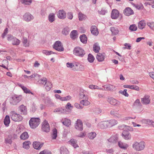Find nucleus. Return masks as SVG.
<instances>
[{
  "label": "nucleus",
  "instance_id": "34",
  "mask_svg": "<svg viewBox=\"0 0 154 154\" xmlns=\"http://www.w3.org/2000/svg\"><path fill=\"white\" fill-rule=\"evenodd\" d=\"M79 19L80 21H82L86 20L87 18L86 15L81 12L79 13Z\"/></svg>",
  "mask_w": 154,
  "mask_h": 154
},
{
  "label": "nucleus",
  "instance_id": "51",
  "mask_svg": "<svg viewBox=\"0 0 154 154\" xmlns=\"http://www.w3.org/2000/svg\"><path fill=\"white\" fill-rule=\"evenodd\" d=\"M88 59L90 62L92 63L94 62V58L92 54H90L88 55Z\"/></svg>",
  "mask_w": 154,
  "mask_h": 154
},
{
  "label": "nucleus",
  "instance_id": "63",
  "mask_svg": "<svg viewBox=\"0 0 154 154\" xmlns=\"http://www.w3.org/2000/svg\"><path fill=\"white\" fill-rule=\"evenodd\" d=\"M12 141L10 137H8L7 138L5 139V143H6L11 144L12 143Z\"/></svg>",
  "mask_w": 154,
  "mask_h": 154
},
{
  "label": "nucleus",
  "instance_id": "21",
  "mask_svg": "<svg viewBox=\"0 0 154 154\" xmlns=\"http://www.w3.org/2000/svg\"><path fill=\"white\" fill-rule=\"evenodd\" d=\"M141 104L139 99H137L134 102L133 105V108L135 109L139 108L141 107Z\"/></svg>",
  "mask_w": 154,
  "mask_h": 154
},
{
  "label": "nucleus",
  "instance_id": "27",
  "mask_svg": "<svg viewBox=\"0 0 154 154\" xmlns=\"http://www.w3.org/2000/svg\"><path fill=\"white\" fill-rule=\"evenodd\" d=\"M44 86L46 90L48 91L50 90V89L52 87V85L51 83L49 81L46 82Z\"/></svg>",
  "mask_w": 154,
  "mask_h": 154
},
{
  "label": "nucleus",
  "instance_id": "15",
  "mask_svg": "<svg viewBox=\"0 0 154 154\" xmlns=\"http://www.w3.org/2000/svg\"><path fill=\"white\" fill-rule=\"evenodd\" d=\"M119 12L118 10L113 9L111 13V17L112 19H116L119 16Z\"/></svg>",
  "mask_w": 154,
  "mask_h": 154
},
{
  "label": "nucleus",
  "instance_id": "2",
  "mask_svg": "<svg viewBox=\"0 0 154 154\" xmlns=\"http://www.w3.org/2000/svg\"><path fill=\"white\" fill-rule=\"evenodd\" d=\"M146 143L143 141L140 142L135 141L134 142L132 145L133 148L137 151H140L143 150L145 147Z\"/></svg>",
  "mask_w": 154,
  "mask_h": 154
},
{
  "label": "nucleus",
  "instance_id": "30",
  "mask_svg": "<svg viewBox=\"0 0 154 154\" xmlns=\"http://www.w3.org/2000/svg\"><path fill=\"white\" fill-rule=\"evenodd\" d=\"M73 108V106L71 105V103L68 102L65 106V110H66V113L71 112L72 109Z\"/></svg>",
  "mask_w": 154,
  "mask_h": 154
},
{
  "label": "nucleus",
  "instance_id": "22",
  "mask_svg": "<svg viewBox=\"0 0 154 154\" xmlns=\"http://www.w3.org/2000/svg\"><path fill=\"white\" fill-rule=\"evenodd\" d=\"M44 102L48 106H51L53 105V103H52L51 99L48 97H45L43 100Z\"/></svg>",
  "mask_w": 154,
  "mask_h": 154
},
{
  "label": "nucleus",
  "instance_id": "45",
  "mask_svg": "<svg viewBox=\"0 0 154 154\" xmlns=\"http://www.w3.org/2000/svg\"><path fill=\"white\" fill-rule=\"evenodd\" d=\"M118 145L119 147L121 148L125 149L128 147V145L127 144H124L121 142H118Z\"/></svg>",
  "mask_w": 154,
  "mask_h": 154
},
{
  "label": "nucleus",
  "instance_id": "24",
  "mask_svg": "<svg viewBox=\"0 0 154 154\" xmlns=\"http://www.w3.org/2000/svg\"><path fill=\"white\" fill-rule=\"evenodd\" d=\"M54 112H59L60 113L63 114H67V113H66V110L63 107H59L55 109L54 110Z\"/></svg>",
  "mask_w": 154,
  "mask_h": 154
},
{
  "label": "nucleus",
  "instance_id": "62",
  "mask_svg": "<svg viewBox=\"0 0 154 154\" xmlns=\"http://www.w3.org/2000/svg\"><path fill=\"white\" fill-rule=\"evenodd\" d=\"M38 82L40 83L44 84V83H45V82H47V80L46 78H43L42 79H39Z\"/></svg>",
  "mask_w": 154,
  "mask_h": 154
},
{
  "label": "nucleus",
  "instance_id": "38",
  "mask_svg": "<svg viewBox=\"0 0 154 154\" xmlns=\"http://www.w3.org/2000/svg\"><path fill=\"white\" fill-rule=\"evenodd\" d=\"M10 122V117L9 116L6 115L4 119V123L6 126H8Z\"/></svg>",
  "mask_w": 154,
  "mask_h": 154
},
{
  "label": "nucleus",
  "instance_id": "11",
  "mask_svg": "<svg viewBox=\"0 0 154 154\" xmlns=\"http://www.w3.org/2000/svg\"><path fill=\"white\" fill-rule=\"evenodd\" d=\"M23 18L25 21L29 22L33 19V17L29 13H27L24 14Z\"/></svg>",
  "mask_w": 154,
  "mask_h": 154
},
{
  "label": "nucleus",
  "instance_id": "6",
  "mask_svg": "<svg viewBox=\"0 0 154 154\" xmlns=\"http://www.w3.org/2000/svg\"><path fill=\"white\" fill-rule=\"evenodd\" d=\"M107 101L111 105L117 107L119 106L121 103L120 101L111 97H107Z\"/></svg>",
  "mask_w": 154,
  "mask_h": 154
},
{
  "label": "nucleus",
  "instance_id": "41",
  "mask_svg": "<svg viewBox=\"0 0 154 154\" xmlns=\"http://www.w3.org/2000/svg\"><path fill=\"white\" fill-rule=\"evenodd\" d=\"M21 139L25 140L29 137V135L27 132L25 131L20 136Z\"/></svg>",
  "mask_w": 154,
  "mask_h": 154
},
{
  "label": "nucleus",
  "instance_id": "35",
  "mask_svg": "<svg viewBox=\"0 0 154 154\" xmlns=\"http://www.w3.org/2000/svg\"><path fill=\"white\" fill-rule=\"evenodd\" d=\"M110 114L115 117H120V115H119L118 111L115 109L112 110L110 112Z\"/></svg>",
  "mask_w": 154,
  "mask_h": 154
},
{
  "label": "nucleus",
  "instance_id": "61",
  "mask_svg": "<svg viewBox=\"0 0 154 154\" xmlns=\"http://www.w3.org/2000/svg\"><path fill=\"white\" fill-rule=\"evenodd\" d=\"M71 97L70 96H68L65 97H63L62 98V101H68L70 100Z\"/></svg>",
  "mask_w": 154,
  "mask_h": 154
},
{
  "label": "nucleus",
  "instance_id": "43",
  "mask_svg": "<svg viewBox=\"0 0 154 154\" xmlns=\"http://www.w3.org/2000/svg\"><path fill=\"white\" fill-rule=\"evenodd\" d=\"M20 41L16 38L14 37L12 39V43L14 45H18L20 44Z\"/></svg>",
  "mask_w": 154,
  "mask_h": 154
},
{
  "label": "nucleus",
  "instance_id": "48",
  "mask_svg": "<svg viewBox=\"0 0 154 154\" xmlns=\"http://www.w3.org/2000/svg\"><path fill=\"white\" fill-rule=\"evenodd\" d=\"M31 143L30 141H25L23 143V147L25 149H29V144H31Z\"/></svg>",
  "mask_w": 154,
  "mask_h": 154
},
{
  "label": "nucleus",
  "instance_id": "7",
  "mask_svg": "<svg viewBox=\"0 0 154 154\" xmlns=\"http://www.w3.org/2000/svg\"><path fill=\"white\" fill-rule=\"evenodd\" d=\"M53 48L55 50L59 51H64V48L63 45L60 41L56 42L53 46Z\"/></svg>",
  "mask_w": 154,
  "mask_h": 154
},
{
  "label": "nucleus",
  "instance_id": "64",
  "mask_svg": "<svg viewBox=\"0 0 154 154\" xmlns=\"http://www.w3.org/2000/svg\"><path fill=\"white\" fill-rule=\"evenodd\" d=\"M124 45L126 47H124L123 48V49H127L129 50H130L131 49V46L130 44L127 43H125L124 44Z\"/></svg>",
  "mask_w": 154,
  "mask_h": 154
},
{
  "label": "nucleus",
  "instance_id": "8",
  "mask_svg": "<svg viewBox=\"0 0 154 154\" xmlns=\"http://www.w3.org/2000/svg\"><path fill=\"white\" fill-rule=\"evenodd\" d=\"M42 129L43 131L46 132H48L50 131L49 124L46 120H44L42 123Z\"/></svg>",
  "mask_w": 154,
  "mask_h": 154
},
{
  "label": "nucleus",
  "instance_id": "31",
  "mask_svg": "<svg viewBox=\"0 0 154 154\" xmlns=\"http://www.w3.org/2000/svg\"><path fill=\"white\" fill-rule=\"evenodd\" d=\"M118 137L116 135L111 137L108 140V141L111 143H115L118 140Z\"/></svg>",
  "mask_w": 154,
  "mask_h": 154
},
{
  "label": "nucleus",
  "instance_id": "36",
  "mask_svg": "<svg viewBox=\"0 0 154 154\" xmlns=\"http://www.w3.org/2000/svg\"><path fill=\"white\" fill-rule=\"evenodd\" d=\"M93 51L95 53H98L100 49L99 44L97 43H95L93 45Z\"/></svg>",
  "mask_w": 154,
  "mask_h": 154
},
{
  "label": "nucleus",
  "instance_id": "56",
  "mask_svg": "<svg viewBox=\"0 0 154 154\" xmlns=\"http://www.w3.org/2000/svg\"><path fill=\"white\" fill-rule=\"evenodd\" d=\"M42 53L47 55H50L52 54H54V53L51 51H48L46 50H43Z\"/></svg>",
  "mask_w": 154,
  "mask_h": 154
},
{
  "label": "nucleus",
  "instance_id": "16",
  "mask_svg": "<svg viewBox=\"0 0 154 154\" xmlns=\"http://www.w3.org/2000/svg\"><path fill=\"white\" fill-rule=\"evenodd\" d=\"M43 143H41L38 142H34L33 143V146L34 149L39 150L42 146Z\"/></svg>",
  "mask_w": 154,
  "mask_h": 154
},
{
  "label": "nucleus",
  "instance_id": "5",
  "mask_svg": "<svg viewBox=\"0 0 154 154\" xmlns=\"http://www.w3.org/2000/svg\"><path fill=\"white\" fill-rule=\"evenodd\" d=\"M10 115L12 120L15 122L21 121L23 119V117L20 115L17 114L14 111H11Z\"/></svg>",
  "mask_w": 154,
  "mask_h": 154
},
{
  "label": "nucleus",
  "instance_id": "13",
  "mask_svg": "<svg viewBox=\"0 0 154 154\" xmlns=\"http://www.w3.org/2000/svg\"><path fill=\"white\" fill-rule=\"evenodd\" d=\"M124 14L126 16H129L134 14L133 11L129 7H127L125 8L123 11Z\"/></svg>",
  "mask_w": 154,
  "mask_h": 154
},
{
  "label": "nucleus",
  "instance_id": "4",
  "mask_svg": "<svg viewBox=\"0 0 154 154\" xmlns=\"http://www.w3.org/2000/svg\"><path fill=\"white\" fill-rule=\"evenodd\" d=\"M40 122L39 118H32L29 121L30 127L33 129L36 128L39 125Z\"/></svg>",
  "mask_w": 154,
  "mask_h": 154
},
{
  "label": "nucleus",
  "instance_id": "57",
  "mask_svg": "<svg viewBox=\"0 0 154 154\" xmlns=\"http://www.w3.org/2000/svg\"><path fill=\"white\" fill-rule=\"evenodd\" d=\"M134 5L137 9L138 10L142 9L143 8V6L142 4L139 5L134 4Z\"/></svg>",
  "mask_w": 154,
  "mask_h": 154
},
{
  "label": "nucleus",
  "instance_id": "50",
  "mask_svg": "<svg viewBox=\"0 0 154 154\" xmlns=\"http://www.w3.org/2000/svg\"><path fill=\"white\" fill-rule=\"evenodd\" d=\"M62 122L63 125L68 127L71 124V121L68 119H66L65 120Z\"/></svg>",
  "mask_w": 154,
  "mask_h": 154
},
{
  "label": "nucleus",
  "instance_id": "29",
  "mask_svg": "<svg viewBox=\"0 0 154 154\" xmlns=\"http://www.w3.org/2000/svg\"><path fill=\"white\" fill-rule=\"evenodd\" d=\"M70 36L71 38L73 40H75L77 36V31L76 30H73L72 31L70 34Z\"/></svg>",
  "mask_w": 154,
  "mask_h": 154
},
{
  "label": "nucleus",
  "instance_id": "14",
  "mask_svg": "<svg viewBox=\"0 0 154 154\" xmlns=\"http://www.w3.org/2000/svg\"><path fill=\"white\" fill-rule=\"evenodd\" d=\"M149 97L150 96L149 95H145L143 98L141 99L142 103L146 105L149 104L150 102Z\"/></svg>",
  "mask_w": 154,
  "mask_h": 154
},
{
  "label": "nucleus",
  "instance_id": "3",
  "mask_svg": "<svg viewBox=\"0 0 154 154\" xmlns=\"http://www.w3.org/2000/svg\"><path fill=\"white\" fill-rule=\"evenodd\" d=\"M22 96L15 95L9 99V102L11 105H16L19 103L22 99Z\"/></svg>",
  "mask_w": 154,
  "mask_h": 154
},
{
  "label": "nucleus",
  "instance_id": "55",
  "mask_svg": "<svg viewBox=\"0 0 154 154\" xmlns=\"http://www.w3.org/2000/svg\"><path fill=\"white\" fill-rule=\"evenodd\" d=\"M22 3L26 5H30L32 3L31 0H21Z\"/></svg>",
  "mask_w": 154,
  "mask_h": 154
},
{
  "label": "nucleus",
  "instance_id": "32",
  "mask_svg": "<svg viewBox=\"0 0 154 154\" xmlns=\"http://www.w3.org/2000/svg\"><path fill=\"white\" fill-rule=\"evenodd\" d=\"M80 41L83 44H86L87 42V37L85 34L81 35L79 37Z\"/></svg>",
  "mask_w": 154,
  "mask_h": 154
},
{
  "label": "nucleus",
  "instance_id": "23",
  "mask_svg": "<svg viewBox=\"0 0 154 154\" xmlns=\"http://www.w3.org/2000/svg\"><path fill=\"white\" fill-rule=\"evenodd\" d=\"M60 154H69V152L65 146H62L60 149Z\"/></svg>",
  "mask_w": 154,
  "mask_h": 154
},
{
  "label": "nucleus",
  "instance_id": "18",
  "mask_svg": "<svg viewBox=\"0 0 154 154\" xmlns=\"http://www.w3.org/2000/svg\"><path fill=\"white\" fill-rule=\"evenodd\" d=\"M109 128L111 127L118 123L117 121L115 119H111L109 121H107Z\"/></svg>",
  "mask_w": 154,
  "mask_h": 154
},
{
  "label": "nucleus",
  "instance_id": "20",
  "mask_svg": "<svg viewBox=\"0 0 154 154\" xmlns=\"http://www.w3.org/2000/svg\"><path fill=\"white\" fill-rule=\"evenodd\" d=\"M91 31L92 34L95 35H97L98 34V31L95 26H92L91 27Z\"/></svg>",
  "mask_w": 154,
  "mask_h": 154
},
{
  "label": "nucleus",
  "instance_id": "52",
  "mask_svg": "<svg viewBox=\"0 0 154 154\" xmlns=\"http://www.w3.org/2000/svg\"><path fill=\"white\" fill-rule=\"evenodd\" d=\"M146 24L150 29L154 30V22H147L146 23Z\"/></svg>",
  "mask_w": 154,
  "mask_h": 154
},
{
  "label": "nucleus",
  "instance_id": "37",
  "mask_svg": "<svg viewBox=\"0 0 154 154\" xmlns=\"http://www.w3.org/2000/svg\"><path fill=\"white\" fill-rule=\"evenodd\" d=\"M110 30L112 32V35H116L119 32L118 28L114 27H111L110 28Z\"/></svg>",
  "mask_w": 154,
  "mask_h": 154
},
{
  "label": "nucleus",
  "instance_id": "39",
  "mask_svg": "<svg viewBox=\"0 0 154 154\" xmlns=\"http://www.w3.org/2000/svg\"><path fill=\"white\" fill-rule=\"evenodd\" d=\"M146 25V23L144 20H141L138 23V27L140 29H143L144 28Z\"/></svg>",
  "mask_w": 154,
  "mask_h": 154
},
{
  "label": "nucleus",
  "instance_id": "54",
  "mask_svg": "<svg viewBox=\"0 0 154 154\" xmlns=\"http://www.w3.org/2000/svg\"><path fill=\"white\" fill-rule=\"evenodd\" d=\"M129 29L131 31H135L137 30V27L135 25L133 24L130 26Z\"/></svg>",
  "mask_w": 154,
  "mask_h": 154
},
{
  "label": "nucleus",
  "instance_id": "10",
  "mask_svg": "<svg viewBox=\"0 0 154 154\" xmlns=\"http://www.w3.org/2000/svg\"><path fill=\"white\" fill-rule=\"evenodd\" d=\"M123 138L125 140H130L131 139V135L129 132L127 131L124 130L122 133Z\"/></svg>",
  "mask_w": 154,
  "mask_h": 154
},
{
  "label": "nucleus",
  "instance_id": "1",
  "mask_svg": "<svg viewBox=\"0 0 154 154\" xmlns=\"http://www.w3.org/2000/svg\"><path fill=\"white\" fill-rule=\"evenodd\" d=\"M87 94V92L84 90L82 89L80 90V98L83 99L80 101L79 107H78V109H82L83 108L84 106H88L90 104V102L87 100L88 97Z\"/></svg>",
  "mask_w": 154,
  "mask_h": 154
},
{
  "label": "nucleus",
  "instance_id": "26",
  "mask_svg": "<svg viewBox=\"0 0 154 154\" xmlns=\"http://www.w3.org/2000/svg\"><path fill=\"white\" fill-rule=\"evenodd\" d=\"M85 54L84 50L79 47H78V56L82 57Z\"/></svg>",
  "mask_w": 154,
  "mask_h": 154
},
{
  "label": "nucleus",
  "instance_id": "47",
  "mask_svg": "<svg viewBox=\"0 0 154 154\" xmlns=\"http://www.w3.org/2000/svg\"><path fill=\"white\" fill-rule=\"evenodd\" d=\"M48 20L50 23H52L55 20V15L53 13L50 14L48 16Z\"/></svg>",
  "mask_w": 154,
  "mask_h": 154
},
{
  "label": "nucleus",
  "instance_id": "19",
  "mask_svg": "<svg viewBox=\"0 0 154 154\" xmlns=\"http://www.w3.org/2000/svg\"><path fill=\"white\" fill-rule=\"evenodd\" d=\"M104 90L105 91H113L115 88V86L111 85H106L103 86Z\"/></svg>",
  "mask_w": 154,
  "mask_h": 154
},
{
  "label": "nucleus",
  "instance_id": "59",
  "mask_svg": "<svg viewBox=\"0 0 154 154\" xmlns=\"http://www.w3.org/2000/svg\"><path fill=\"white\" fill-rule=\"evenodd\" d=\"M127 90L125 89L123 91H119V93L122 94L126 97H128V94L127 92Z\"/></svg>",
  "mask_w": 154,
  "mask_h": 154
},
{
  "label": "nucleus",
  "instance_id": "28",
  "mask_svg": "<svg viewBox=\"0 0 154 154\" xmlns=\"http://www.w3.org/2000/svg\"><path fill=\"white\" fill-rule=\"evenodd\" d=\"M123 87L125 88H129L131 89L138 91L139 90V88L137 86H134L133 85H124Z\"/></svg>",
  "mask_w": 154,
  "mask_h": 154
},
{
  "label": "nucleus",
  "instance_id": "12",
  "mask_svg": "<svg viewBox=\"0 0 154 154\" xmlns=\"http://www.w3.org/2000/svg\"><path fill=\"white\" fill-rule=\"evenodd\" d=\"M97 126L99 128L101 129H104L109 128L107 121L100 122L98 123Z\"/></svg>",
  "mask_w": 154,
  "mask_h": 154
},
{
  "label": "nucleus",
  "instance_id": "33",
  "mask_svg": "<svg viewBox=\"0 0 154 154\" xmlns=\"http://www.w3.org/2000/svg\"><path fill=\"white\" fill-rule=\"evenodd\" d=\"M83 122L82 120L78 119V130L82 131L83 130Z\"/></svg>",
  "mask_w": 154,
  "mask_h": 154
},
{
  "label": "nucleus",
  "instance_id": "60",
  "mask_svg": "<svg viewBox=\"0 0 154 154\" xmlns=\"http://www.w3.org/2000/svg\"><path fill=\"white\" fill-rule=\"evenodd\" d=\"M51 151L44 150L40 152L39 154H51Z\"/></svg>",
  "mask_w": 154,
  "mask_h": 154
},
{
  "label": "nucleus",
  "instance_id": "58",
  "mask_svg": "<svg viewBox=\"0 0 154 154\" xmlns=\"http://www.w3.org/2000/svg\"><path fill=\"white\" fill-rule=\"evenodd\" d=\"M89 88L91 89H98L102 90H103L101 88H99V87L97 85H90L89 86Z\"/></svg>",
  "mask_w": 154,
  "mask_h": 154
},
{
  "label": "nucleus",
  "instance_id": "44",
  "mask_svg": "<svg viewBox=\"0 0 154 154\" xmlns=\"http://www.w3.org/2000/svg\"><path fill=\"white\" fill-rule=\"evenodd\" d=\"M57 130L56 128H54L52 131L51 137L52 139H55L57 137Z\"/></svg>",
  "mask_w": 154,
  "mask_h": 154
},
{
  "label": "nucleus",
  "instance_id": "25",
  "mask_svg": "<svg viewBox=\"0 0 154 154\" xmlns=\"http://www.w3.org/2000/svg\"><path fill=\"white\" fill-rule=\"evenodd\" d=\"M96 58L99 62H102L104 60V54L98 53L97 54Z\"/></svg>",
  "mask_w": 154,
  "mask_h": 154
},
{
  "label": "nucleus",
  "instance_id": "49",
  "mask_svg": "<svg viewBox=\"0 0 154 154\" xmlns=\"http://www.w3.org/2000/svg\"><path fill=\"white\" fill-rule=\"evenodd\" d=\"M23 45L24 46L26 47H28L29 46V42L28 41L27 39L26 38L23 37Z\"/></svg>",
  "mask_w": 154,
  "mask_h": 154
},
{
  "label": "nucleus",
  "instance_id": "42",
  "mask_svg": "<svg viewBox=\"0 0 154 154\" xmlns=\"http://www.w3.org/2000/svg\"><path fill=\"white\" fill-rule=\"evenodd\" d=\"M69 28L68 27H66L63 29L62 31V33L63 35H67L69 34Z\"/></svg>",
  "mask_w": 154,
  "mask_h": 154
},
{
  "label": "nucleus",
  "instance_id": "9",
  "mask_svg": "<svg viewBox=\"0 0 154 154\" xmlns=\"http://www.w3.org/2000/svg\"><path fill=\"white\" fill-rule=\"evenodd\" d=\"M18 111L20 114L22 115H26L27 114L26 107L23 104L19 107Z\"/></svg>",
  "mask_w": 154,
  "mask_h": 154
},
{
  "label": "nucleus",
  "instance_id": "17",
  "mask_svg": "<svg viewBox=\"0 0 154 154\" xmlns=\"http://www.w3.org/2000/svg\"><path fill=\"white\" fill-rule=\"evenodd\" d=\"M57 15L59 18L64 19L66 17V14L63 10H60L57 12Z\"/></svg>",
  "mask_w": 154,
  "mask_h": 154
},
{
  "label": "nucleus",
  "instance_id": "46",
  "mask_svg": "<svg viewBox=\"0 0 154 154\" xmlns=\"http://www.w3.org/2000/svg\"><path fill=\"white\" fill-rule=\"evenodd\" d=\"M97 135L95 132H92L88 134V137L91 139H93Z\"/></svg>",
  "mask_w": 154,
  "mask_h": 154
},
{
  "label": "nucleus",
  "instance_id": "40",
  "mask_svg": "<svg viewBox=\"0 0 154 154\" xmlns=\"http://www.w3.org/2000/svg\"><path fill=\"white\" fill-rule=\"evenodd\" d=\"M69 143L71 144L74 148H76L77 147V141L76 140L73 139H71L69 141Z\"/></svg>",
  "mask_w": 154,
  "mask_h": 154
},
{
  "label": "nucleus",
  "instance_id": "53",
  "mask_svg": "<svg viewBox=\"0 0 154 154\" xmlns=\"http://www.w3.org/2000/svg\"><path fill=\"white\" fill-rule=\"evenodd\" d=\"M23 90L24 93L26 94H32L33 95V93L32 92L30 91V90L28 89L25 87H23Z\"/></svg>",
  "mask_w": 154,
  "mask_h": 154
}]
</instances>
